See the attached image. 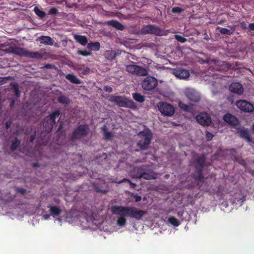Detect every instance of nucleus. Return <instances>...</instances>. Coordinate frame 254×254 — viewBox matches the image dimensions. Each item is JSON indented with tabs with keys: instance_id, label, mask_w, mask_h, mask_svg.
Instances as JSON below:
<instances>
[{
	"instance_id": "obj_1",
	"label": "nucleus",
	"mask_w": 254,
	"mask_h": 254,
	"mask_svg": "<svg viewBox=\"0 0 254 254\" xmlns=\"http://www.w3.org/2000/svg\"><path fill=\"white\" fill-rule=\"evenodd\" d=\"M111 210L114 214L129 217L137 220H140L146 213L145 211L129 206L113 205L111 206Z\"/></svg>"
},
{
	"instance_id": "obj_2",
	"label": "nucleus",
	"mask_w": 254,
	"mask_h": 254,
	"mask_svg": "<svg viewBox=\"0 0 254 254\" xmlns=\"http://www.w3.org/2000/svg\"><path fill=\"white\" fill-rule=\"evenodd\" d=\"M109 101L115 103L120 107L128 108L132 110L137 109L136 104L131 99L121 96H112Z\"/></svg>"
},
{
	"instance_id": "obj_3",
	"label": "nucleus",
	"mask_w": 254,
	"mask_h": 254,
	"mask_svg": "<svg viewBox=\"0 0 254 254\" xmlns=\"http://www.w3.org/2000/svg\"><path fill=\"white\" fill-rule=\"evenodd\" d=\"M89 130V127L87 124L80 125L72 131L70 137V140L74 142L83 138L87 136Z\"/></svg>"
},
{
	"instance_id": "obj_4",
	"label": "nucleus",
	"mask_w": 254,
	"mask_h": 254,
	"mask_svg": "<svg viewBox=\"0 0 254 254\" xmlns=\"http://www.w3.org/2000/svg\"><path fill=\"white\" fill-rule=\"evenodd\" d=\"M138 135L140 136L141 139L137 142V146H139L141 150L147 149L152 138V132L148 129L140 131Z\"/></svg>"
},
{
	"instance_id": "obj_5",
	"label": "nucleus",
	"mask_w": 254,
	"mask_h": 254,
	"mask_svg": "<svg viewBox=\"0 0 254 254\" xmlns=\"http://www.w3.org/2000/svg\"><path fill=\"white\" fill-rule=\"evenodd\" d=\"M130 63H134L132 61H130ZM126 69L128 72L138 76H146L148 74L146 68L134 64L127 65Z\"/></svg>"
},
{
	"instance_id": "obj_6",
	"label": "nucleus",
	"mask_w": 254,
	"mask_h": 254,
	"mask_svg": "<svg viewBox=\"0 0 254 254\" xmlns=\"http://www.w3.org/2000/svg\"><path fill=\"white\" fill-rule=\"evenodd\" d=\"M141 85L144 90L151 91L158 85V81L155 77L149 76L144 78Z\"/></svg>"
},
{
	"instance_id": "obj_7",
	"label": "nucleus",
	"mask_w": 254,
	"mask_h": 254,
	"mask_svg": "<svg viewBox=\"0 0 254 254\" xmlns=\"http://www.w3.org/2000/svg\"><path fill=\"white\" fill-rule=\"evenodd\" d=\"M141 32L143 34H154L157 36L162 35L163 31L157 26L148 24L144 26L141 29Z\"/></svg>"
},
{
	"instance_id": "obj_8",
	"label": "nucleus",
	"mask_w": 254,
	"mask_h": 254,
	"mask_svg": "<svg viewBox=\"0 0 254 254\" xmlns=\"http://www.w3.org/2000/svg\"><path fill=\"white\" fill-rule=\"evenodd\" d=\"M158 108L162 114L167 116H172L175 112L174 107L171 104L165 102L160 103Z\"/></svg>"
},
{
	"instance_id": "obj_9",
	"label": "nucleus",
	"mask_w": 254,
	"mask_h": 254,
	"mask_svg": "<svg viewBox=\"0 0 254 254\" xmlns=\"http://www.w3.org/2000/svg\"><path fill=\"white\" fill-rule=\"evenodd\" d=\"M3 51L7 53H12L20 57H26L27 50L15 46H10L5 48Z\"/></svg>"
},
{
	"instance_id": "obj_10",
	"label": "nucleus",
	"mask_w": 254,
	"mask_h": 254,
	"mask_svg": "<svg viewBox=\"0 0 254 254\" xmlns=\"http://www.w3.org/2000/svg\"><path fill=\"white\" fill-rule=\"evenodd\" d=\"M236 106L241 111L247 113H252L254 110V106L246 100H239L236 102Z\"/></svg>"
},
{
	"instance_id": "obj_11",
	"label": "nucleus",
	"mask_w": 254,
	"mask_h": 254,
	"mask_svg": "<svg viewBox=\"0 0 254 254\" xmlns=\"http://www.w3.org/2000/svg\"><path fill=\"white\" fill-rule=\"evenodd\" d=\"M196 120L198 124L203 126H208L211 123V119L206 113H199L196 117Z\"/></svg>"
},
{
	"instance_id": "obj_12",
	"label": "nucleus",
	"mask_w": 254,
	"mask_h": 254,
	"mask_svg": "<svg viewBox=\"0 0 254 254\" xmlns=\"http://www.w3.org/2000/svg\"><path fill=\"white\" fill-rule=\"evenodd\" d=\"M185 94L187 98L191 102H197L200 100V97L199 94L192 89H186L185 91Z\"/></svg>"
},
{
	"instance_id": "obj_13",
	"label": "nucleus",
	"mask_w": 254,
	"mask_h": 254,
	"mask_svg": "<svg viewBox=\"0 0 254 254\" xmlns=\"http://www.w3.org/2000/svg\"><path fill=\"white\" fill-rule=\"evenodd\" d=\"M173 74L180 79H186L190 76L189 70L182 68H176L173 69Z\"/></svg>"
},
{
	"instance_id": "obj_14",
	"label": "nucleus",
	"mask_w": 254,
	"mask_h": 254,
	"mask_svg": "<svg viewBox=\"0 0 254 254\" xmlns=\"http://www.w3.org/2000/svg\"><path fill=\"white\" fill-rule=\"evenodd\" d=\"M223 120L225 122L228 124L234 127L239 125V122L238 120L234 116L230 113H227L223 117Z\"/></svg>"
},
{
	"instance_id": "obj_15",
	"label": "nucleus",
	"mask_w": 254,
	"mask_h": 254,
	"mask_svg": "<svg viewBox=\"0 0 254 254\" xmlns=\"http://www.w3.org/2000/svg\"><path fill=\"white\" fill-rule=\"evenodd\" d=\"M195 172L193 174V177L194 180L197 183V186L199 188L201 184L200 183L202 182L204 176L202 174L203 169L195 168Z\"/></svg>"
},
{
	"instance_id": "obj_16",
	"label": "nucleus",
	"mask_w": 254,
	"mask_h": 254,
	"mask_svg": "<svg viewBox=\"0 0 254 254\" xmlns=\"http://www.w3.org/2000/svg\"><path fill=\"white\" fill-rule=\"evenodd\" d=\"M140 176L142 177V179L147 180L155 179L157 178V175L154 171L151 169H147V166L145 169L143 174L140 175Z\"/></svg>"
},
{
	"instance_id": "obj_17",
	"label": "nucleus",
	"mask_w": 254,
	"mask_h": 254,
	"mask_svg": "<svg viewBox=\"0 0 254 254\" xmlns=\"http://www.w3.org/2000/svg\"><path fill=\"white\" fill-rule=\"evenodd\" d=\"M229 89L232 92L239 95L242 94L244 91L242 84L238 82L232 83L230 85Z\"/></svg>"
},
{
	"instance_id": "obj_18",
	"label": "nucleus",
	"mask_w": 254,
	"mask_h": 254,
	"mask_svg": "<svg viewBox=\"0 0 254 254\" xmlns=\"http://www.w3.org/2000/svg\"><path fill=\"white\" fill-rule=\"evenodd\" d=\"M206 161V157L204 155L197 157L194 162L195 168L203 169Z\"/></svg>"
},
{
	"instance_id": "obj_19",
	"label": "nucleus",
	"mask_w": 254,
	"mask_h": 254,
	"mask_svg": "<svg viewBox=\"0 0 254 254\" xmlns=\"http://www.w3.org/2000/svg\"><path fill=\"white\" fill-rule=\"evenodd\" d=\"M103 184L106 185L105 183H103ZM102 183H93V188L94 190L99 193H107L109 191V188L108 187V186L106 185V187L104 188L102 186Z\"/></svg>"
},
{
	"instance_id": "obj_20",
	"label": "nucleus",
	"mask_w": 254,
	"mask_h": 254,
	"mask_svg": "<svg viewBox=\"0 0 254 254\" xmlns=\"http://www.w3.org/2000/svg\"><path fill=\"white\" fill-rule=\"evenodd\" d=\"M146 167V166L143 165L134 168L132 171L133 177L138 179H142V177L140 176V175L143 174Z\"/></svg>"
},
{
	"instance_id": "obj_21",
	"label": "nucleus",
	"mask_w": 254,
	"mask_h": 254,
	"mask_svg": "<svg viewBox=\"0 0 254 254\" xmlns=\"http://www.w3.org/2000/svg\"><path fill=\"white\" fill-rule=\"evenodd\" d=\"M106 23L108 26H112L119 30L123 31L125 29V26L118 20H109L107 21Z\"/></svg>"
},
{
	"instance_id": "obj_22",
	"label": "nucleus",
	"mask_w": 254,
	"mask_h": 254,
	"mask_svg": "<svg viewBox=\"0 0 254 254\" xmlns=\"http://www.w3.org/2000/svg\"><path fill=\"white\" fill-rule=\"evenodd\" d=\"M38 40L41 44L46 45L52 46L54 43V40L48 36H41L38 38Z\"/></svg>"
},
{
	"instance_id": "obj_23",
	"label": "nucleus",
	"mask_w": 254,
	"mask_h": 254,
	"mask_svg": "<svg viewBox=\"0 0 254 254\" xmlns=\"http://www.w3.org/2000/svg\"><path fill=\"white\" fill-rule=\"evenodd\" d=\"M215 66L214 69L218 71L225 70L227 67L225 66V62L219 60H214Z\"/></svg>"
},
{
	"instance_id": "obj_24",
	"label": "nucleus",
	"mask_w": 254,
	"mask_h": 254,
	"mask_svg": "<svg viewBox=\"0 0 254 254\" xmlns=\"http://www.w3.org/2000/svg\"><path fill=\"white\" fill-rule=\"evenodd\" d=\"M44 55L39 52H30L27 51L26 57L29 58L36 59L38 60L42 59Z\"/></svg>"
},
{
	"instance_id": "obj_25",
	"label": "nucleus",
	"mask_w": 254,
	"mask_h": 254,
	"mask_svg": "<svg viewBox=\"0 0 254 254\" xmlns=\"http://www.w3.org/2000/svg\"><path fill=\"white\" fill-rule=\"evenodd\" d=\"M48 207L50 208V212L53 217L59 216L62 213V209L59 206H50Z\"/></svg>"
},
{
	"instance_id": "obj_26",
	"label": "nucleus",
	"mask_w": 254,
	"mask_h": 254,
	"mask_svg": "<svg viewBox=\"0 0 254 254\" xmlns=\"http://www.w3.org/2000/svg\"><path fill=\"white\" fill-rule=\"evenodd\" d=\"M74 39L77 42L80 43L82 46H85L87 44V38L85 36L75 34L74 35Z\"/></svg>"
},
{
	"instance_id": "obj_27",
	"label": "nucleus",
	"mask_w": 254,
	"mask_h": 254,
	"mask_svg": "<svg viewBox=\"0 0 254 254\" xmlns=\"http://www.w3.org/2000/svg\"><path fill=\"white\" fill-rule=\"evenodd\" d=\"M60 115V112L59 110L53 112L51 115L46 117L52 124L54 126L56 124V118L58 117Z\"/></svg>"
},
{
	"instance_id": "obj_28",
	"label": "nucleus",
	"mask_w": 254,
	"mask_h": 254,
	"mask_svg": "<svg viewBox=\"0 0 254 254\" xmlns=\"http://www.w3.org/2000/svg\"><path fill=\"white\" fill-rule=\"evenodd\" d=\"M101 130L103 132V135L106 140H109L113 137V134L111 132L108 131L106 125H105L101 127Z\"/></svg>"
},
{
	"instance_id": "obj_29",
	"label": "nucleus",
	"mask_w": 254,
	"mask_h": 254,
	"mask_svg": "<svg viewBox=\"0 0 254 254\" xmlns=\"http://www.w3.org/2000/svg\"><path fill=\"white\" fill-rule=\"evenodd\" d=\"M231 30H229L226 28L217 27V29H219V32L221 34L230 35H232L235 31V26H232L230 27Z\"/></svg>"
},
{
	"instance_id": "obj_30",
	"label": "nucleus",
	"mask_w": 254,
	"mask_h": 254,
	"mask_svg": "<svg viewBox=\"0 0 254 254\" xmlns=\"http://www.w3.org/2000/svg\"><path fill=\"white\" fill-rule=\"evenodd\" d=\"M42 123L45 131L48 132H50L54 127V126L46 118L43 120Z\"/></svg>"
},
{
	"instance_id": "obj_31",
	"label": "nucleus",
	"mask_w": 254,
	"mask_h": 254,
	"mask_svg": "<svg viewBox=\"0 0 254 254\" xmlns=\"http://www.w3.org/2000/svg\"><path fill=\"white\" fill-rule=\"evenodd\" d=\"M65 78L70 82L74 84H79L81 83V80L73 74H68L66 75Z\"/></svg>"
},
{
	"instance_id": "obj_32",
	"label": "nucleus",
	"mask_w": 254,
	"mask_h": 254,
	"mask_svg": "<svg viewBox=\"0 0 254 254\" xmlns=\"http://www.w3.org/2000/svg\"><path fill=\"white\" fill-rule=\"evenodd\" d=\"M240 136L246 139L248 142H252L249 132L247 129H242L239 131Z\"/></svg>"
},
{
	"instance_id": "obj_33",
	"label": "nucleus",
	"mask_w": 254,
	"mask_h": 254,
	"mask_svg": "<svg viewBox=\"0 0 254 254\" xmlns=\"http://www.w3.org/2000/svg\"><path fill=\"white\" fill-rule=\"evenodd\" d=\"M104 56L106 59L112 61L116 58L117 54L116 52L113 50H107L105 51Z\"/></svg>"
},
{
	"instance_id": "obj_34",
	"label": "nucleus",
	"mask_w": 254,
	"mask_h": 254,
	"mask_svg": "<svg viewBox=\"0 0 254 254\" xmlns=\"http://www.w3.org/2000/svg\"><path fill=\"white\" fill-rule=\"evenodd\" d=\"M87 48L94 51H98L100 50V44L99 42H90L87 44Z\"/></svg>"
},
{
	"instance_id": "obj_35",
	"label": "nucleus",
	"mask_w": 254,
	"mask_h": 254,
	"mask_svg": "<svg viewBox=\"0 0 254 254\" xmlns=\"http://www.w3.org/2000/svg\"><path fill=\"white\" fill-rule=\"evenodd\" d=\"M10 86L15 96L17 98L19 97L20 96V91H19L18 84L15 82H12L10 83Z\"/></svg>"
},
{
	"instance_id": "obj_36",
	"label": "nucleus",
	"mask_w": 254,
	"mask_h": 254,
	"mask_svg": "<svg viewBox=\"0 0 254 254\" xmlns=\"http://www.w3.org/2000/svg\"><path fill=\"white\" fill-rule=\"evenodd\" d=\"M132 97L134 100L139 103H143L145 101V97L139 93H134L132 94Z\"/></svg>"
},
{
	"instance_id": "obj_37",
	"label": "nucleus",
	"mask_w": 254,
	"mask_h": 254,
	"mask_svg": "<svg viewBox=\"0 0 254 254\" xmlns=\"http://www.w3.org/2000/svg\"><path fill=\"white\" fill-rule=\"evenodd\" d=\"M33 11L41 19H43L46 16V12L40 9L37 6H35L34 7Z\"/></svg>"
},
{
	"instance_id": "obj_38",
	"label": "nucleus",
	"mask_w": 254,
	"mask_h": 254,
	"mask_svg": "<svg viewBox=\"0 0 254 254\" xmlns=\"http://www.w3.org/2000/svg\"><path fill=\"white\" fill-rule=\"evenodd\" d=\"M20 141L17 138V137H15L12 141V144L10 146V149L13 151L17 149V148L20 146Z\"/></svg>"
},
{
	"instance_id": "obj_39",
	"label": "nucleus",
	"mask_w": 254,
	"mask_h": 254,
	"mask_svg": "<svg viewBox=\"0 0 254 254\" xmlns=\"http://www.w3.org/2000/svg\"><path fill=\"white\" fill-rule=\"evenodd\" d=\"M58 101L60 103L66 105H67L70 103L69 99L64 95L59 96L58 98Z\"/></svg>"
},
{
	"instance_id": "obj_40",
	"label": "nucleus",
	"mask_w": 254,
	"mask_h": 254,
	"mask_svg": "<svg viewBox=\"0 0 254 254\" xmlns=\"http://www.w3.org/2000/svg\"><path fill=\"white\" fill-rule=\"evenodd\" d=\"M179 106L183 111L186 112H190L192 109V107L188 106L182 102L179 103Z\"/></svg>"
},
{
	"instance_id": "obj_41",
	"label": "nucleus",
	"mask_w": 254,
	"mask_h": 254,
	"mask_svg": "<svg viewBox=\"0 0 254 254\" xmlns=\"http://www.w3.org/2000/svg\"><path fill=\"white\" fill-rule=\"evenodd\" d=\"M168 222L175 227L179 226L180 224L178 220L173 216L169 217Z\"/></svg>"
},
{
	"instance_id": "obj_42",
	"label": "nucleus",
	"mask_w": 254,
	"mask_h": 254,
	"mask_svg": "<svg viewBox=\"0 0 254 254\" xmlns=\"http://www.w3.org/2000/svg\"><path fill=\"white\" fill-rule=\"evenodd\" d=\"M126 216H120L117 220V224L118 226H123L126 223L127 220L126 219Z\"/></svg>"
},
{
	"instance_id": "obj_43",
	"label": "nucleus",
	"mask_w": 254,
	"mask_h": 254,
	"mask_svg": "<svg viewBox=\"0 0 254 254\" xmlns=\"http://www.w3.org/2000/svg\"><path fill=\"white\" fill-rule=\"evenodd\" d=\"M77 54L78 55H81L84 57H87L92 55V52L87 51V50H78L77 52Z\"/></svg>"
},
{
	"instance_id": "obj_44",
	"label": "nucleus",
	"mask_w": 254,
	"mask_h": 254,
	"mask_svg": "<svg viewBox=\"0 0 254 254\" xmlns=\"http://www.w3.org/2000/svg\"><path fill=\"white\" fill-rule=\"evenodd\" d=\"M124 182H128L132 188H134L136 187V184L132 183L129 180L124 178L123 180L118 182V184H121Z\"/></svg>"
},
{
	"instance_id": "obj_45",
	"label": "nucleus",
	"mask_w": 254,
	"mask_h": 254,
	"mask_svg": "<svg viewBox=\"0 0 254 254\" xmlns=\"http://www.w3.org/2000/svg\"><path fill=\"white\" fill-rule=\"evenodd\" d=\"M175 39L178 41H179L182 43H185L187 41L186 38H185V37H184L182 36H180V35H175Z\"/></svg>"
},
{
	"instance_id": "obj_46",
	"label": "nucleus",
	"mask_w": 254,
	"mask_h": 254,
	"mask_svg": "<svg viewBox=\"0 0 254 254\" xmlns=\"http://www.w3.org/2000/svg\"><path fill=\"white\" fill-rule=\"evenodd\" d=\"M184 11L183 8L179 7H174L172 8V11L173 13H180Z\"/></svg>"
},
{
	"instance_id": "obj_47",
	"label": "nucleus",
	"mask_w": 254,
	"mask_h": 254,
	"mask_svg": "<svg viewBox=\"0 0 254 254\" xmlns=\"http://www.w3.org/2000/svg\"><path fill=\"white\" fill-rule=\"evenodd\" d=\"M11 78V77L10 76L4 77H0V86L6 83L7 80Z\"/></svg>"
},
{
	"instance_id": "obj_48",
	"label": "nucleus",
	"mask_w": 254,
	"mask_h": 254,
	"mask_svg": "<svg viewBox=\"0 0 254 254\" xmlns=\"http://www.w3.org/2000/svg\"><path fill=\"white\" fill-rule=\"evenodd\" d=\"M58 13V10L55 7L51 8L48 11V14H49V15H55L57 14Z\"/></svg>"
},
{
	"instance_id": "obj_49",
	"label": "nucleus",
	"mask_w": 254,
	"mask_h": 254,
	"mask_svg": "<svg viewBox=\"0 0 254 254\" xmlns=\"http://www.w3.org/2000/svg\"><path fill=\"white\" fill-rule=\"evenodd\" d=\"M15 190L17 193H19L22 194H24L26 193L27 191L26 190L23 188H16Z\"/></svg>"
},
{
	"instance_id": "obj_50",
	"label": "nucleus",
	"mask_w": 254,
	"mask_h": 254,
	"mask_svg": "<svg viewBox=\"0 0 254 254\" xmlns=\"http://www.w3.org/2000/svg\"><path fill=\"white\" fill-rule=\"evenodd\" d=\"M44 67L48 69L56 68V66L55 65L49 64H45Z\"/></svg>"
},
{
	"instance_id": "obj_51",
	"label": "nucleus",
	"mask_w": 254,
	"mask_h": 254,
	"mask_svg": "<svg viewBox=\"0 0 254 254\" xmlns=\"http://www.w3.org/2000/svg\"><path fill=\"white\" fill-rule=\"evenodd\" d=\"M206 137L208 140H210L212 139L213 135L211 133L206 131Z\"/></svg>"
},
{
	"instance_id": "obj_52",
	"label": "nucleus",
	"mask_w": 254,
	"mask_h": 254,
	"mask_svg": "<svg viewBox=\"0 0 254 254\" xmlns=\"http://www.w3.org/2000/svg\"><path fill=\"white\" fill-rule=\"evenodd\" d=\"M104 90L106 91V92H112L113 91V89L111 87L109 86H104Z\"/></svg>"
},
{
	"instance_id": "obj_53",
	"label": "nucleus",
	"mask_w": 254,
	"mask_h": 254,
	"mask_svg": "<svg viewBox=\"0 0 254 254\" xmlns=\"http://www.w3.org/2000/svg\"><path fill=\"white\" fill-rule=\"evenodd\" d=\"M241 27L242 29L245 30L247 28V24L245 22H242L240 23Z\"/></svg>"
},
{
	"instance_id": "obj_54",
	"label": "nucleus",
	"mask_w": 254,
	"mask_h": 254,
	"mask_svg": "<svg viewBox=\"0 0 254 254\" xmlns=\"http://www.w3.org/2000/svg\"><path fill=\"white\" fill-rule=\"evenodd\" d=\"M11 122L10 121H7L6 123H5V127L6 129H8L10 127V126H11Z\"/></svg>"
},
{
	"instance_id": "obj_55",
	"label": "nucleus",
	"mask_w": 254,
	"mask_h": 254,
	"mask_svg": "<svg viewBox=\"0 0 254 254\" xmlns=\"http://www.w3.org/2000/svg\"><path fill=\"white\" fill-rule=\"evenodd\" d=\"M249 28L251 31H254V23H250L249 25Z\"/></svg>"
},
{
	"instance_id": "obj_56",
	"label": "nucleus",
	"mask_w": 254,
	"mask_h": 254,
	"mask_svg": "<svg viewBox=\"0 0 254 254\" xmlns=\"http://www.w3.org/2000/svg\"><path fill=\"white\" fill-rule=\"evenodd\" d=\"M35 137H36L35 134L31 135L30 137V140H29L30 142H32L35 140Z\"/></svg>"
},
{
	"instance_id": "obj_57",
	"label": "nucleus",
	"mask_w": 254,
	"mask_h": 254,
	"mask_svg": "<svg viewBox=\"0 0 254 254\" xmlns=\"http://www.w3.org/2000/svg\"><path fill=\"white\" fill-rule=\"evenodd\" d=\"M15 100L14 99H12L11 101H10V107L11 108H12L14 107V105H15Z\"/></svg>"
},
{
	"instance_id": "obj_58",
	"label": "nucleus",
	"mask_w": 254,
	"mask_h": 254,
	"mask_svg": "<svg viewBox=\"0 0 254 254\" xmlns=\"http://www.w3.org/2000/svg\"><path fill=\"white\" fill-rule=\"evenodd\" d=\"M63 124H61L59 128L57 129V132H60L61 131V130L63 129Z\"/></svg>"
},
{
	"instance_id": "obj_59",
	"label": "nucleus",
	"mask_w": 254,
	"mask_h": 254,
	"mask_svg": "<svg viewBox=\"0 0 254 254\" xmlns=\"http://www.w3.org/2000/svg\"><path fill=\"white\" fill-rule=\"evenodd\" d=\"M183 211H179L177 213L178 216L179 217H182V216H183Z\"/></svg>"
},
{
	"instance_id": "obj_60",
	"label": "nucleus",
	"mask_w": 254,
	"mask_h": 254,
	"mask_svg": "<svg viewBox=\"0 0 254 254\" xmlns=\"http://www.w3.org/2000/svg\"><path fill=\"white\" fill-rule=\"evenodd\" d=\"M141 197L140 196L137 195L135 197V201H139L141 200Z\"/></svg>"
},
{
	"instance_id": "obj_61",
	"label": "nucleus",
	"mask_w": 254,
	"mask_h": 254,
	"mask_svg": "<svg viewBox=\"0 0 254 254\" xmlns=\"http://www.w3.org/2000/svg\"><path fill=\"white\" fill-rule=\"evenodd\" d=\"M50 215H45L44 217L45 219H48L50 218Z\"/></svg>"
},
{
	"instance_id": "obj_62",
	"label": "nucleus",
	"mask_w": 254,
	"mask_h": 254,
	"mask_svg": "<svg viewBox=\"0 0 254 254\" xmlns=\"http://www.w3.org/2000/svg\"><path fill=\"white\" fill-rule=\"evenodd\" d=\"M33 166L34 167H39V164L38 163H34L33 164Z\"/></svg>"
},
{
	"instance_id": "obj_63",
	"label": "nucleus",
	"mask_w": 254,
	"mask_h": 254,
	"mask_svg": "<svg viewBox=\"0 0 254 254\" xmlns=\"http://www.w3.org/2000/svg\"><path fill=\"white\" fill-rule=\"evenodd\" d=\"M221 23H222V22H221V21H220V22H219V24H221Z\"/></svg>"
}]
</instances>
